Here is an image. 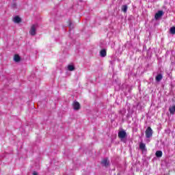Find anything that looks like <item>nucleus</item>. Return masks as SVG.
I'll return each instance as SVG.
<instances>
[{
    "mask_svg": "<svg viewBox=\"0 0 175 175\" xmlns=\"http://www.w3.org/2000/svg\"><path fill=\"white\" fill-rule=\"evenodd\" d=\"M169 111H170V114H174V112H175V105L170 107Z\"/></svg>",
    "mask_w": 175,
    "mask_h": 175,
    "instance_id": "nucleus-9",
    "label": "nucleus"
},
{
    "mask_svg": "<svg viewBox=\"0 0 175 175\" xmlns=\"http://www.w3.org/2000/svg\"><path fill=\"white\" fill-rule=\"evenodd\" d=\"M30 34L33 36L36 34V26L35 25L31 26V28L30 29Z\"/></svg>",
    "mask_w": 175,
    "mask_h": 175,
    "instance_id": "nucleus-5",
    "label": "nucleus"
},
{
    "mask_svg": "<svg viewBox=\"0 0 175 175\" xmlns=\"http://www.w3.org/2000/svg\"><path fill=\"white\" fill-rule=\"evenodd\" d=\"M162 16H163V11L160 10L157 13H156L154 18H156V20H158L159 18H161Z\"/></svg>",
    "mask_w": 175,
    "mask_h": 175,
    "instance_id": "nucleus-4",
    "label": "nucleus"
},
{
    "mask_svg": "<svg viewBox=\"0 0 175 175\" xmlns=\"http://www.w3.org/2000/svg\"><path fill=\"white\" fill-rule=\"evenodd\" d=\"M139 148L142 151H146V144L140 143L139 144Z\"/></svg>",
    "mask_w": 175,
    "mask_h": 175,
    "instance_id": "nucleus-7",
    "label": "nucleus"
},
{
    "mask_svg": "<svg viewBox=\"0 0 175 175\" xmlns=\"http://www.w3.org/2000/svg\"><path fill=\"white\" fill-rule=\"evenodd\" d=\"M72 107H73L74 110H79L80 103H79V102H77V101L74 102L72 104Z\"/></svg>",
    "mask_w": 175,
    "mask_h": 175,
    "instance_id": "nucleus-3",
    "label": "nucleus"
},
{
    "mask_svg": "<svg viewBox=\"0 0 175 175\" xmlns=\"http://www.w3.org/2000/svg\"><path fill=\"white\" fill-rule=\"evenodd\" d=\"M122 12H124V13H126V10H128V6L126 5H123L122 7Z\"/></svg>",
    "mask_w": 175,
    "mask_h": 175,
    "instance_id": "nucleus-15",
    "label": "nucleus"
},
{
    "mask_svg": "<svg viewBox=\"0 0 175 175\" xmlns=\"http://www.w3.org/2000/svg\"><path fill=\"white\" fill-rule=\"evenodd\" d=\"M162 151L161 150H157L155 153L156 157H157V158H161L162 157Z\"/></svg>",
    "mask_w": 175,
    "mask_h": 175,
    "instance_id": "nucleus-11",
    "label": "nucleus"
},
{
    "mask_svg": "<svg viewBox=\"0 0 175 175\" xmlns=\"http://www.w3.org/2000/svg\"><path fill=\"white\" fill-rule=\"evenodd\" d=\"M170 32L172 35H174L175 34V27H171L170 29Z\"/></svg>",
    "mask_w": 175,
    "mask_h": 175,
    "instance_id": "nucleus-14",
    "label": "nucleus"
},
{
    "mask_svg": "<svg viewBox=\"0 0 175 175\" xmlns=\"http://www.w3.org/2000/svg\"><path fill=\"white\" fill-rule=\"evenodd\" d=\"M118 137L120 139H125V137H126V132H125V131H124V130L119 131L118 132Z\"/></svg>",
    "mask_w": 175,
    "mask_h": 175,
    "instance_id": "nucleus-2",
    "label": "nucleus"
},
{
    "mask_svg": "<svg viewBox=\"0 0 175 175\" xmlns=\"http://www.w3.org/2000/svg\"><path fill=\"white\" fill-rule=\"evenodd\" d=\"M33 175H38V172H34L33 173Z\"/></svg>",
    "mask_w": 175,
    "mask_h": 175,
    "instance_id": "nucleus-17",
    "label": "nucleus"
},
{
    "mask_svg": "<svg viewBox=\"0 0 175 175\" xmlns=\"http://www.w3.org/2000/svg\"><path fill=\"white\" fill-rule=\"evenodd\" d=\"M145 133L146 137H147V139H150V137L152 136V129H151V127H148L145 131Z\"/></svg>",
    "mask_w": 175,
    "mask_h": 175,
    "instance_id": "nucleus-1",
    "label": "nucleus"
},
{
    "mask_svg": "<svg viewBox=\"0 0 175 175\" xmlns=\"http://www.w3.org/2000/svg\"><path fill=\"white\" fill-rule=\"evenodd\" d=\"M13 21L14 23H21V18L19 16H16L14 18Z\"/></svg>",
    "mask_w": 175,
    "mask_h": 175,
    "instance_id": "nucleus-10",
    "label": "nucleus"
},
{
    "mask_svg": "<svg viewBox=\"0 0 175 175\" xmlns=\"http://www.w3.org/2000/svg\"><path fill=\"white\" fill-rule=\"evenodd\" d=\"M107 55V53L106 52V51L105 49H103L100 51V57H106V55Z\"/></svg>",
    "mask_w": 175,
    "mask_h": 175,
    "instance_id": "nucleus-8",
    "label": "nucleus"
},
{
    "mask_svg": "<svg viewBox=\"0 0 175 175\" xmlns=\"http://www.w3.org/2000/svg\"><path fill=\"white\" fill-rule=\"evenodd\" d=\"M14 59L16 62H18L21 59L20 56L18 55H15Z\"/></svg>",
    "mask_w": 175,
    "mask_h": 175,
    "instance_id": "nucleus-13",
    "label": "nucleus"
},
{
    "mask_svg": "<svg viewBox=\"0 0 175 175\" xmlns=\"http://www.w3.org/2000/svg\"><path fill=\"white\" fill-rule=\"evenodd\" d=\"M68 70H70V71L75 70V66L73 65H69L68 66Z\"/></svg>",
    "mask_w": 175,
    "mask_h": 175,
    "instance_id": "nucleus-16",
    "label": "nucleus"
},
{
    "mask_svg": "<svg viewBox=\"0 0 175 175\" xmlns=\"http://www.w3.org/2000/svg\"><path fill=\"white\" fill-rule=\"evenodd\" d=\"M101 163L103 166H109V160L107 159H104Z\"/></svg>",
    "mask_w": 175,
    "mask_h": 175,
    "instance_id": "nucleus-6",
    "label": "nucleus"
},
{
    "mask_svg": "<svg viewBox=\"0 0 175 175\" xmlns=\"http://www.w3.org/2000/svg\"><path fill=\"white\" fill-rule=\"evenodd\" d=\"M163 77L162 75L159 74L157 77H156V81H161V80H162Z\"/></svg>",
    "mask_w": 175,
    "mask_h": 175,
    "instance_id": "nucleus-12",
    "label": "nucleus"
}]
</instances>
